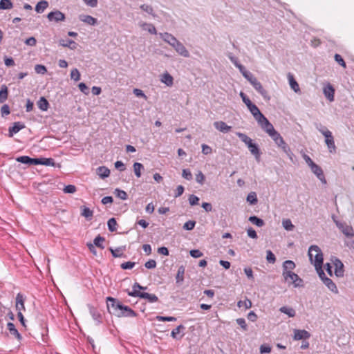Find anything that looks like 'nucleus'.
I'll list each match as a JSON object with an SVG mask.
<instances>
[{
	"mask_svg": "<svg viewBox=\"0 0 354 354\" xmlns=\"http://www.w3.org/2000/svg\"><path fill=\"white\" fill-rule=\"evenodd\" d=\"M325 97L330 101H334L335 89L333 86L330 84H327L324 87L323 89Z\"/></svg>",
	"mask_w": 354,
	"mask_h": 354,
	"instance_id": "nucleus-18",
	"label": "nucleus"
},
{
	"mask_svg": "<svg viewBox=\"0 0 354 354\" xmlns=\"http://www.w3.org/2000/svg\"><path fill=\"white\" fill-rule=\"evenodd\" d=\"M133 93L137 96V97H142L144 98L145 100H147V95L144 93V92L141 90V89H139V88H134L133 91Z\"/></svg>",
	"mask_w": 354,
	"mask_h": 354,
	"instance_id": "nucleus-63",
	"label": "nucleus"
},
{
	"mask_svg": "<svg viewBox=\"0 0 354 354\" xmlns=\"http://www.w3.org/2000/svg\"><path fill=\"white\" fill-rule=\"evenodd\" d=\"M145 266L147 269H153L156 267V262L153 259H150L145 263Z\"/></svg>",
	"mask_w": 354,
	"mask_h": 354,
	"instance_id": "nucleus-64",
	"label": "nucleus"
},
{
	"mask_svg": "<svg viewBox=\"0 0 354 354\" xmlns=\"http://www.w3.org/2000/svg\"><path fill=\"white\" fill-rule=\"evenodd\" d=\"M81 209V215L84 216L87 221H91L93 216V212L85 206L82 207Z\"/></svg>",
	"mask_w": 354,
	"mask_h": 354,
	"instance_id": "nucleus-34",
	"label": "nucleus"
},
{
	"mask_svg": "<svg viewBox=\"0 0 354 354\" xmlns=\"http://www.w3.org/2000/svg\"><path fill=\"white\" fill-rule=\"evenodd\" d=\"M185 328L183 325L180 324L176 328L172 330L171 336L175 339H180L184 335V333H182V330H185Z\"/></svg>",
	"mask_w": 354,
	"mask_h": 354,
	"instance_id": "nucleus-23",
	"label": "nucleus"
},
{
	"mask_svg": "<svg viewBox=\"0 0 354 354\" xmlns=\"http://www.w3.org/2000/svg\"><path fill=\"white\" fill-rule=\"evenodd\" d=\"M266 260L270 263H275L276 257L271 250L266 251Z\"/></svg>",
	"mask_w": 354,
	"mask_h": 354,
	"instance_id": "nucleus-52",
	"label": "nucleus"
},
{
	"mask_svg": "<svg viewBox=\"0 0 354 354\" xmlns=\"http://www.w3.org/2000/svg\"><path fill=\"white\" fill-rule=\"evenodd\" d=\"M337 227L347 237L354 236V230L352 226L347 225L344 222H337Z\"/></svg>",
	"mask_w": 354,
	"mask_h": 354,
	"instance_id": "nucleus-8",
	"label": "nucleus"
},
{
	"mask_svg": "<svg viewBox=\"0 0 354 354\" xmlns=\"http://www.w3.org/2000/svg\"><path fill=\"white\" fill-rule=\"evenodd\" d=\"M310 337V333L304 329H303V330L295 329L294 330V335H293L294 340H301V339L306 340L307 339H309Z\"/></svg>",
	"mask_w": 354,
	"mask_h": 354,
	"instance_id": "nucleus-14",
	"label": "nucleus"
},
{
	"mask_svg": "<svg viewBox=\"0 0 354 354\" xmlns=\"http://www.w3.org/2000/svg\"><path fill=\"white\" fill-rule=\"evenodd\" d=\"M317 272L323 283L328 288V290L335 294H338L339 290L336 284L333 281V280L330 278L326 277L324 270H322L321 271Z\"/></svg>",
	"mask_w": 354,
	"mask_h": 354,
	"instance_id": "nucleus-2",
	"label": "nucleus"
},
{
	"mask_svg": "<svg viewBox=\"0 0 354 354\" xmlns=\"http://www.w3.org/2000/svg\"><path fill=\"white\" fill-rule=\"evenodd\" d=\"M279 311L287 315L289 317H294L296 315L295 310L291 307L282 306L279 308Z\"/></svg>",
	"mask_w": 354,
	"mask_h": 354,
	"instance_id": "nucleus-35",
	"label": "nucleus"
},
{
	"mask_svg": "<svg viewBox=\"0 0 354 354\" xmlns=\"http://www.w3.org/2000/svg\"><path fill=\"white\" fill-rule=\"evenodd\" d=\"M248 149H249L250 153L254 156L257 161L259 162L261 153L260 151V149H259L258 145L255 143H253L252 145H250Z\"/></svg>",
	"mask_w": 354,
	"mask_h": 354,
	"instance_id": "nucleus-29",
	"label": "nucleus"
},
{
	"mask_svg": "<svg viewBox=\"0 0 354 354\" xmlns=\"http://www.w3.org/2000/svg\"><path fill=\"white\" fill-rule=\"evenodd\" d=\"M13 8L11 0H0V10H9Z\"/></svg>",
	"mask_w": 354,
	"mask_h": 354,
	"instance_id": "nucleus-41",
	"label": "nucleus"
},
{
	"mask_svg": "<svg viewBox=\"0 0 354 354\" xmlns=\"http://www.w3.org/2000/svg\"><path fill=\"white\" fill-rule=\"evenodd\" d=\"M108 229L110 232H115L117 230V222L114 218H110L107 222Z\"/></svg>",
	"mask_w": 354,
	"mask_h": 354,
	"instance_id": "nucleus-48",
	"label": "nucleus"
},
{
	"mask_svg": "<svg viewBox=\"0 0 354 354\" xmlns=\"http://www.w3.org/2000/svg\"><path fill=\"white\" fill-rule=\"evenodd\" d=\"M48 6V3L46 1H41L38 2L35 6V11L37 13H42Z\"/></svg>",
	"mask_w": 354,
	"mask_h": 354,
	"instance_id": "nucleus-38",
	"label": "nucleus"
},
{
	"mask_svg": "<svg viewBox=\"0 0 354 354\" xmlns=\"http://www.w3.org/2000/svg\"><path fill=\"white\" fill-rule=\"evenodd\" d=\"M59 44L60 46H63V47H67L71 50H75L77 48L78 44L74 41L73 40H71V39H59Z\"/></svg>",
	"mask_w": 354,
	"mask_h": 354,
	"instance_id": "nucleus-24",
	"label": "nucleus"
},
{
	"mask_svg": "<svg viewBox=\"0 0 354 354\" xmlns=\"http://www.w3.org/2000/svg\"><path fill=\"white\" fill-rule=\"evenodd\" d=\"M96 174L102 179L107 178L110 175V170L105 166H100L97 168Z\"/></svg>",
	"mask_w": 354,
	"mask_h": 354,
	"instance_id": "nucleus-28",
	"label": "nucleus"
},
{
	"mask_svg": "<svg viewBox=\"0 0 354 354\" xmlns=\"http://www.w3.org/2000/svg\"><path fill=\"white\" fill-rule=\"evenodd\" d=\"M133 171L136 177L141 176V170L144 169V166L140 162H135L133 164Z\"/></svg>",
	"mask_w": 354,
	"mask_h": 354,
	"instance_id": "nucleus-44",
	"label": "nucleus"
},
{
	"mask_svg": "<svg viewBox=\"0 0 354 354\" xmlns=\"http://www.w3.org/2000/svg\"><path fill=\"white\" fill-rule=\"evenodd\" d=\"M140 8L143 11H145V12H147L148 14L151 15L153 17H155V15L153 13V9L151 6L147 5V4H142V5L140 6Z\"/></svg>",
	"mask_w": 354,
	"mask_h": 354,
	"instance_id": "nucleus-53",
	"label": "nucleus"
},
{
	"mask_svg": "<svg viewBox=\"0 0 354 354\" xmlns=\"http://www.w3.org/2000/svg\"><path fill=\"white\" fill-rule=\"evenodd\" d=\"M35 71L38 74H44L47 72V69L45 66L41 64H37L35 66Z\"/></svg>",
	"mask_w": 354,
	"mask_h": 354,
	"instance_id": "nucleus-57",
	"label": "nucleus"
},
{
	"mask_svg": "<svg viewBox=\"0 0 354 354\" xmlns=\"http://www.w3.org/2000/svg\"><path fill=\"white\" fill-rule=\"evenodd\" d=\"M47 18L50 21L58 23L65 21L66 16L61 11L56 10L49 12L47 15Z\"/></svg>",
	"mask_w": 354,
	"mask_h": 354,
	"instance_id": "nucleus-7",
	"label": "nucleus"
},
{
	"mask_svg": "<svg viewBox=\"0 0 354 354\" xmlns=\"http://www.w3.org/2000/svg\"><path fill=\"white\" fill-rule=\"evenodd\" d=\"M37 165H46V166H52V167H55V160L53 158H37Z\"/></svg>",
	"mask_w": 354,
	"mask_h": 354,
	"instance_id": "nucleus-30",
	"label": "nucleus"
},
{
	"mask_svg": "<svg viewBox=\"0 0 354 354\" xmlns=\"http://www.w3.org/2000/svg\"><path fill=\"white\" fill-rule=\"evenodd\" d=\"M279 147H281L283 152L288 156V158L292 160V156L294 154L288 145L284 142L283 144L281 145Z\"/></svg>",
	"mask_w": 354,
	"mask_h": 354,
	"instance_id": "nucleus-42",
	"label": "nucleus"
},
{
	"mask_svg": "<svg viewBox=\"0 0 354 354\" xmlns=\"http://www.w3.org/2000/svg\"><path fill=\"white\" fill-rule=\"evenodd\" d=\"M335 60L343 68H346V64L342 57L339 54H335L334 56Z\"/></svg>",
	"mask_w": 354,
	"mask_h": 354,
	"instance_id": "nucleus-56",
	"label": "nucleus"
},
{
	"mask_svg": "<svg viewBox=\"0 0 354 354\" xmlns=\"http://www.w3.org/2000/svg\"><path fill=\"white\" fill-rule=\"evenodd\" d=\"M88 310H89V313L92 317V318L93 319V320L96 322V324L97 325H99L100 324L102 323V313H100V311L93 307V306L88 304Z\"/></svg>",
	"mask_w": 354,
	"mask_h": 354,
	"instance_id": "nucleus-11",
	"label": "nucleus"
},
{
	"mask_svg": "<svg viewBox=\"0 0 354 354\" xmlns=\"http://www.w3.org/2000/svg\"><path fill=\"white\" fill-rule=\"evenodd\" d=\"M185 268L184 266H180L178 269L176 276V283H182L184 281V274H185Z\"/></svg>",
	"mask_w": 354,
	"mask_h": 354,
	"instance_id": "nucleus-33",
	"label": "nucleus"
},
{
	"mask_svg": "<svg viewBox=\"0 0 354 354\" xmlns=\"http://www.w3.org/2000/svg\"><path fill=\"white\" fill-rule=\"evenodd\" d=\"M128 295L131 297H140L147 299L149 303H155L158 301V297L154 294H149L142 292H127Z\"/></svg>",
	"mask_w": 354,
	"mask_h": 354,
	"instance_id": "nucleus-4",
	"label": "nucleus"
},
{
	"mask_svg": "<svg viewBox=\"0 0 354 354\" xmlns=\"http://www.w3.org/2000/svg\"><path fill=\"white\" fill-rule=\"evenodd\" d=\"M37 106L40 110L46 111L49 107V103L44 97H41L37 102Z\"/></svg>",
	"mask_w": 354,
	"mask_h": 354,
	"instance_id": "nucleus-36",
	"label": "nucleus"
},
{
	"mask_svg": "<svg viewBox=\"0 0 354 354\" xmlns=\"http://www.w3.org/2000/svg\"><path fill=\"white\" fill-rule=\"evenodd\" d=\"M119 313H117V316L119 317H134L137 315L136 313L127 306H124V307L122 308V310H121Z\"/></svg>",
	"mask_w": 354,
	"mask_h": 354,
	"instance_id": "nucleus-20",
	"label": "nucleus"
},
{
	"mask_svg": "<svg viewBox=\"0 0 354 354\" xmlns=\"http://www.w3.org/2000/svg\"><path fill=\"white\" fill-rule=\"evenodd\" d=\"M25 297L21 293H18L16 296V310L17 312L25 310L24 306Z\"/></svg>",
	"mask_w": 354,
	"mask_h": 354,
	"instance_id": "nucleus-19",
	"label": "nucleus"
},
{
	"mask_svg": "<svg viewBox=\"0 0 354 354\" xmlns=\"http://www.w3.org/2000/svg\"><path fill=\"white\" fill-rule=\"evenodd\" d=\"M288 79L290 88L297 93H300V88L299 84L295 80L293 75L291 73L288 74Z\"/></svg>",
	"mask_w": 354,
	"mask_h": 354,
	"instance_id": "nucleus-25",
	"label": "nucleus"
},
{
	"mask_svg": "<svg viewBox=\"0 0 354 354\" xmlns=\"http://www.w3.org/2000/svg\"><path fill=\"white\" fill-rule=\"evenodd\" d=\"M259 125L266 132L270 135L273 131H275L273 125L269 122V120L263 116L262 118H261L260 120L258 122Z\"/></svg>",
	"mask_w": 354,
	"mask_h": 354,
	"instance_id": "nucleus-10",
	"label": "nucleus"
},
{
	"mask_svg": "<svg viewBox=\"0 0 354 354\" xmlns=\"http://www.w3.org/2000/svg\"><path fill=\"white\" fill-rule=\"evenodd\" d=\"M237 306L241 308L244 306L246 309L252 307V301L249 299H245L244 301L240 300L237 303Z\"/></svg>",
	"mask_w": 354,
	"mask_h": 354,
	"instance_id": "nucleus-50",
	"label": "nucleus"
},
{
	"mask_svg": "<svg viewBox=\"0 0 354 354\" xmlns=\"http://www.w3.org/2000/svg\"><path fill=\"white\" fill-rule=\"evenodd\" d=\"M104 238L101 236L100 235H98L96 236L93 240V243L95 246L104 249V246L103 245V242L104 241Z\"/></svg>",
	"mask_w": 354,
	"mask_h": 354,
	"instance_id": "nucleus-47",
	"label": "nucleus"
},
{
	"mask_svg": "<svg viewBox=\"0 0 354 354\" xmlns=\"http://www.w3.org/2000/svg\"><path fill=\"white\" fill-rule=\"evenodd\" d=\"M282 225L285 230L288 231H292L295 228V225L292 223V221L287 218L282 221Z\"/></svg>",
	"mask_w": 354,
	"mask_h": 354,
	"instance_id": "nucleus-45",
	"label": "nucleus"
},
{
	"mask_svg": "<svg viewBox=\"0 0 354 354\" xmlns=\"http://www.w3.org/2000/svg\"><path fill=\"white\" fill-rule=\"evenodd\" d=\"M296 267L295 263L291 260H286L283 263V272H291Z\"/></svg>",
	"mask_w": 354,
	"mask_h": 354,
	"instance_id": "nucleus-37",
	"label": "nucleus"
},
{
	"mask_svg": "<svg viewBox=\"0 0 354 354\" xmlns=\"http://www.w3.org/2000/svg\"><path fill=\"white\" fill-rule=\"evenodd\" d=\"M247 234L252 239H257L258 238L256 231L251 227L247 229Z\"/></svg>",
	"mask_w": 354,
	"mask_h": 354,
	"instance_id": "nucleus-61",
	"label": "nucleus"
},
{
	"mask_svg": "<svg viewBox=\"0 0 354 354\" xmlns=\"http://www.w3.org/2000/svg\"><path fill=\"white\" fill-rule=\"evenodd\" d=\"M236 135L241 139L243 142H244L248 146V148L250 145H252L254 143L252 140L243 133L236 132Z\"/></svg>",
	"mask_w": 354,
	"mask_h": 354,
	"instance_id": "nucleus-32",
	"label": "nucleus"
},
{
	"mask_svg": "<svg viewBox=\"0 0 354 354\" xmlns=\"http://www.w3.org/2000/svg\"><path fill=\"white\" fill-rule=\"evenodd\" d=\"M323 136L325 137V142L330 153L335 152L336 147L335 145L334 138L330 131H325L323 133Z\"/></svg>",
	"mask_w": 354,
	"mask_h": 354,
	"instance_id": "nucleus-9",
	"label": "nucleus"
},
{
	"mask_svg": "<svg viewBox=\"0 0 354 354\" xmlns=\"http://www.w3.org/2000/svg\"><path fill=\"white\" fill-rule=\"evenodd\" d=\"M279 147H281L283 152L288 156V158L292 160V156L294 154L288 145L284 142L283 144L281 145Z\"/></svg>",
	"mask_w": 354,
	"mask_h": 354,
	"instance_id": "nucleus-43",
	"label": "nucleus"
},
{
	"mask_svg": "<svg viewBox=\"0 0 354 354\" xmlns=\"http://www.w3.org/2000/svg\"><path fill=\"white\" fill-rule=\"evenodd\" d=\"M173 48L180 55L184 57H189V51L180 41H178Z\"/></svg>",
	"mask_w": 354,
	"mask_h": 354,
	"instance_id": "nucleus-16",
	"label": "nucleus"
},
{
	"mask_svg": "<svg viewBox=\"0 0 354 354\" xmlns=\"http://www.w3.org/2000/svg\"><path fill=\"white\" fill-rule=\"evenodd\" d=\"M111 252L114 257H121L123 255L122 250L120 248H117L115 250L111 249Z\"/></svg>",
	"mask_w": 354,
	"mask_h": 354,
	"instance_id": "nucleus-60",
	"label": "nucleus"
},
{
	"mask_svg": "<svg viewBox=\"0 0 354 354\" xmlns=\"http://www.w3.org/2000/svg\"><path fill=\"white\" fill-rule=\"evenodd\" d=\"M195 225L196 221L189 220L184 224L183 229L185 230H192L194 228Z\"/></svg>",
	"mask_w": 354,
	"mask_h": 354,
	"instance_id": "nucleus-55",
	"label": "nucleus"
},
{
	"mask_svg": "<svg viewBox=\"0 0 354 354\" xmlns=\"http://www.w3.org/2000/svg\"><path fill=\"white\" fill-rule=\"evenodd\" d=\"M140 26L142 28L143 30H147L151 34H157V31L155 26L151 24L142 23L140 24Z\"/></svg>",
	"mask_w": 354,
	"mask_h": 354,
	"instance_id": "nucleus-39",
	"label": "nucleus"
},
{
	"mask_svg": "<svg viewBox=\"0 0 354 354\" xmlns=\"http://www.w3.org/2000/svg\"><path fill=\"white\" fill-rule=\"evenodd\" d=\"M332 263L335 267L334 274L337 277H342L344 274V264L337 257H332Z\"/></svg>",
	"mask_w": 354,
	"mask_h": 354,
	"instance_id": "nucleus-6",
	"label": "nucleus"
},
{
	"mask_svg": "<svg viewBox=\"0 0 354 354\" xmlns=\"http://www.w3.org/2000/svg\"><path fill=\"white\" fill-rule=\"evenodd\" d=\"M107 301V308L109 309L110 308H112L113 309V313L117 316V313H120L121 310H122V308L124 305L122 304L121 302H120L118 299L108 297L106 298Z\"/></svg>",
	"mask_w": 354,
	"mask_h": 354,
	"instance_id": "nucleus-3",
	"label": "nucleus"
},
{
	"mask_svg": "<svg viewBox=\"0 0 354 354\" xmlns=\"http://www.w3.org/2000/svg\"><path fill=\"white\" fill-rule=\"evenodd\" d=\"M160 37L166 43L174 47L178 40L169 32H160Z\"/></svg>",
	"mask_w": 354,
	"mask_h": 354,
	"instance_id": "nucleus-13",
	"label": "nucleus"
},
{
	"mask_svg": "<svg viewBox=\"0 0 354 354\" xmlns=\"http://www.w3.org/2000/svg\"><path fill=\"white\" fill-rule=\"evenodd\" d=\"M254 89L262 95V97L266 100H270V97L268 96V92L263 87L261 83L259 82L256 84L255 86H254Z\"/></svg>",
	"mask_w": 354,
	"mask_h": 354,
	"instance_id": "nucleus-31",
	"label": "nucleus"
},
{
	"mask_svg": "<svg viewBox=\"0 0 354 354\" xmlns=\"http://www.w3.org/2000/svg\"><path fill=\"white\" fill-rule=\"evenodd\" d=\"M8 98V88L3 85L0 91V102H3Z\"/></svg>",
	"mask_w": 354,
	"mask_h": 354,
	"instance_id": "nucleus-49",
	"label": "nucleus"
},
{
	"mask_svg": "<svg viewBox=\"0 0 354 354\" xmlns=\"http://www.w3.org/2000/svg\"><path fill=\"white\" fill-rule=\"evenodd\" d=\"M254 119L258 122L262 118L264 115L261 113L259 108L252 102L247 106Z\"/></svg>",
	"mask_w": 354,
	"mask_h": 354,
	"instance_id": "nucleus-15",
	"label": "nucleus"
},
{
	"mask_svg": "<svg viewBox=\"0 0 354 354\" xmlns=\"http://www.w3.org/2000/svg\"><path fill=\"white\" fill-rule=\"evenodd\" d=\"M161 82L165 83L167 86H171L173 85L174 79L170 74L166 73L162 75Z\"/></svg>",
	"mask_w": 354,
	"mask_h": 354,
	"instance_id": "nucleus-40",
	"label": "nucleus"
},
{
	"mask_svg": "<svg viewBox=\"0 0 354 354\" xmlns=\"http://www.w3.org/2000/svg\"><path fill=\"white\" fill-rule=\"evenodd\" d=\"M7 328L10 331V334L14 335L19 341L22 339L21 335L19 333L18 330L15 328V326L12 322H8L7 324Z\"/></svg>",
	"mask_w": 354,
	"mask_h": 354,
	"instance_id": "nucleus-26",
	"label": "nucleus"
},
{
	"mask_svg": "<svg viewBox=\"0 0 354 354\" xmlns=\"http://www.w3.org/2000/svg\"><path fill=\"white\" fill-rule=\"evenodd\" d=\"M115 196L120 199H126L127 194V193L121 189H115L114 191Z\"/></svg>",
	"mask_w": 354,
	"mask_h": 354,
	"instance_id": "nucleus-51",
	"label": "nucleus"
},
{
	"mask_svg": "<svg viewBox=\"0 0 354 354\" xmlns=\"http://www.w3.org/2000/svg\"><path fill=\"white\" fill-rule=\"evenodd\" d=\"M16 160L19 162H21L29 165H37V158H32L28 156H19L16 158Z\"/></svg>",
	"mask_w": 354,
	"mask_h": 354,
	"instance_id": "nucleus-22",
	"label": "nucleus"
},
{
	"mask_svg": "<svg viewBox=\"0 0 354 354\" xmlns=\"http://www.w3.org/2000/svg\"><path fill=\"white\" fill-rule=\"evenodd\" d=\"M79 19L81 21L89 25L94 26L97 24V19L91 15H80Z\"/></svg>",
	"mask_w": 354,
	"mask_h": 354,
	"instance_id": "nucleus-27",
	"label": "nucleus"
},
{
	"mask_svg": "<svg viewBox=\"0 0 354 354\" xmlns=\"http://www.w3.org/2000/svg\"><path fill=\"white\" fill-rule=\"evenodd\" d=\"M236 321L243 330H248L247 324L244 318H238Z\"/></svg>",
	"mask_w": 354,
	"mask_h": 354,
	"instance_id": "nucleus-62",
	"label": "nucleus"
},
{
	"mask_svg": "<svg viewBox=\"0 0 354 354\" xmlns=\"http://www.w3.org/2000/svg\"><path fill=\"white\" fill-rule=\"evenodd\" d=\"M214 127L221 132L227 133L232 129L231 126L227 125L225 122L216 121L214 123Z\"/></svg>",
	"mask_w": 354,
	"mask_h": 354,
	"instance_id": "nucleus-21",
	"label": "nucleus"
},
{
	"mask_svg": "<svg viewBox=\"0 0 354 354\" xmlns=\"http://www.w3.org/2000/svg\"><path fill=\"white\" fill-rule=\"evenodd\" d=\"M10 113V107L8 104H3L1 108V113L2 117L9 115Z\"/></svg>",
	"mask_w": 354,
	"mask_h": 354,
	"instance_id": "nucleus-59",
	"label": "nucleus"
},
{
	"mask_svg": "<svg viewBox=\"0 0 354 354\" xmlns=\"http://www.w3.org/2000/svg\"><path fill=\"white\" fill-rule=\"evenodd\" d=\"M249 221L254 225L258 227H262L264 225V221L255 216H252L249 218Z\"/></svg>",
	"mask_w": 354,
	"mask_h": 354,
	"instance_id": "nucleus-46",
	"label": "nucleus"
},
{
	"mask_svg": "<svg viewBox=\"0 0 354 354\" xmlns=\"http://www.w3.org/2000/svg\"><path fill=\"white\" fill-rule=\"evenodd\" d=\"M308 256L310 263L314 265L317 272L323 270V253L317 245H313L309 248Z\"/></svg>",
	"mask_w": 354,
	"mask_h": 354,
	"instance_id": "nucleus-1",
	"label": "nucleus"
},
{
	"mask_svg": "<svg viewBox=\"0 0 354 354\" xmlns=\"http://www.w3.org/2000/svg\"><path fill=\"white\" fill-rule=\"evenodd\" d=\"M25 128V125L24 123L21 122H14L12 127H9L8 129V136L9 137H12L15 133H18L20 130Z\"/></svg>",
	"mask_w": 354,
	"mask_h": 354,
	"instance_id": "nucleus-17",
	"label": "nucleus"
},
{
	"mask_svg": "<svg viewBox=\"0 0 354 354\" xmlns=\"http://www.w3.org/2000/svg\"><path fill=\"white\" fill-rule=\"evenodd\" d=\"M71 78L77 82L80 80V73L77 68H73L71 72Z\"/></svg>",
	"mask_w": 354,
	"mask_h": 354,
	"instance_id": "nucleus-54",
	"label": "nucleus"
},
{
	"mask_svg": "<svg viewBox=\"0 0 354 354\" xmlns=\"http://www.w3.org/2000/svg\"><path fill=\"white\" fill-rule=\"evenodd\" d=\"M182 176L185 179L187 180H191L193 178L192 172L190 171L189 169H184L183 170Z\"/></svg>",
	"mask_w": 354,
	"mask_h": 354,
	"instance_id": "nucleus-58",
	"label": "nucleus"
},
{
	"mask_svg": "<svg viewBox=\"0 0 354 354\" xmlns=\"http://www.w3.org/2000/svg\"><path fill=\"white\" fill-rule=\"evenodd\" d=\"M311 171L318 178V179L323 183H326V180L325 178L324 171L321 167L315 163L310 167Z\"/></svg>",
	"mask_w": 354,
	"mask_h": 354,
	"instance_id": "nucleus-12",
	"label": "nucleus"
},
{
	"mask_svg": "<svg viewBox=\"0 0 354 354\" xmlns=\"http://www.w3.org/2000/svg\"><path fill=\"white\" fill-rule=\"evenodd\" d=\"M283 277L285 281H288L289 279L292 283H294L295 287L301 286V283L302 282V279L299 278V277L293 272H283Z\"/></svg>",
	"mask_w": 354,
	"mask_h": 354,
	"instance_id": "nucleus-5",
	"label": "nucleus"
}]
</instances>
